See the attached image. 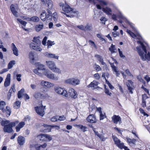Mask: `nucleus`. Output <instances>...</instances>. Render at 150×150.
Listing matches in <instances>:
<instances>
[{"instance_id": "nucleus-1", "label": "nucleus", "mask_w": 150, "mask_h": 150, "mask_svg": "<svg viewBox=\"0 0 150 150\" xmlns=\"http://www.w3.org/2000/svg\"><path fill=\"white\" fill-rule=\"evenodd\" d=\"M119 17L122 19L126 23L130 25L132 29L134 31L135 34H134L130 30H127V32L132 38L135 39H138L139 40L137 41L138 44L140 45V47H136L137 51L140 56L141 59L143 61L146 59L148 60H150V54L149 52H147L146 50V46L147 45V44L142 42V38L140 35L136 28L134 27V24L130 22L122 14L121 12H119Z\"/></svg>"}, {"instance_id": "nucleus-2", "label": "nucleus", "mask_w": 150, "mask_h": 150, "mask_svg": "<svg viewBox=\"0 0 150 150\" xmlns=\"http://www.w3.org/2000/svg\"><path fill=\"white\" fill-rule=\"evenodd\" d=\"M59 6L62 7V10L63 11L61 13L65 14L67 17L73 18L77 16L78 14V11L73 10L66 3L65 4L62 3H60Z\"/></svg>"}, {"instance_id": "nucleus-3", "label": "nucleus", "mask_w": 150, "mask_h": 150, "mask_svg": "<svg viewBox=\"0 0 150 150\" xmlns=\"http://www.w3.org/2000/svg\"><path fill=\"white\" fill-rule=\"evenodd\" d=\"M18 123V121L11 122L9 120H3L1 122L2 126H4V132L10 133L12 131V127L15 126Z\"/></svg>"}, {"instance_id": "nucleus-4", "label": "nucleus", "mask_w": 150, "mask_h": 150, "mask_svg": "<svg viewBox=\"0 0 150 150\" xmlns=\"http://www.w3.org/2000/svg\"><path fill=\"white\" fill-rule=\"evenodd\" d=\"M47 13H46L44 10L42 11L40 14V18L43 21H45L47 23H48L50 21L52 18V13L49 9H47Z\"/></svg>"}, {"instance_id": "nucleus-5", "label": "nucleus", "mask_w": 150, "mask_h": 150, "mask_svg": "<svg viewBox=\"0 0 150 150\" xmlns=\"http://www.w3.org/2000/svg\"><path fill=\"white\" fill-rule=\"evenodd\" d=\"M44 75L48 79L54 81H57L59 79V77L55 75L48 69L46 70Z\"/></svg>"}, {"instance_id": "nucleus-6", "label": "nucleus", "mask_w": 150, "mask_h": 150, "mask_svg": "<svg viewBox=\"0 0 150 150\" xmlns=\"http://www.w3.org/2000/svg\"><path fill=\"white\" fill-rule=\"evenodd\" d=\"M64 83L72 86H76L80 84V80L76 78H72L66 80L65 81Z\"/></svg>"}, {"instance_id": "nucleus-7", "label": "nucleus", "mask_w": 150, "mask_h": 150, "mask_svg": "<svg viewBox=\"0 0 150 150\" xmlns=\"http://www.w3.org/2000/svg\"><path fill=\"white\" fill-rule=\"evenodd\" d=\"M54 90L57 93L62 95L66 97L68 96L67 91L64 88L59 87H56L54 88Z\"/></svg>"}, {"instance_id": "nucleus-8", "label": "nucleus", "mask_w": 150, "mask_h": 150, "mask_svg": "<svg viewBox=\"0 0 150 150\" xmlns=\"http://www.w3.org/2000/svg\"><path fill=\"white\" fill-rule=\"evenodd\" d=\"M40 45L36 44L33 42H31L29 45L31 49L37 51L41 52L42 51V49Z\"/></svg>"}, {"instance_id": "nucleus-9", "label": "nucleus", "mask_w": 150, "mask_h": 150, "mask_svg": "<svg viewBox=\"0 0 150 150\" xmlns=\"http://www.w3.org/2000/svg\"><path fill=\"white\" fill-rule=\"evenodd\" d=\"M68 91V94L71 98L74 99L77 98L78 94L74 88H69Z\"/></svg>"}, {"instance_id": "nucleus-10", "label": "nucleus", "mask_w": 150, "mask_h": 150, "mask_svg": "<svg viewBox=\"0 0 150 150\" xmlns=\"http://www.w3.org/2000/svg\"><path fill=\"white\" fill-rule=\"evenodd\" d=\"M112 137L115 144L119 148L123 147V143L121 142L119 139L113 134Z\"/></svg>"}, {"instance_id": "nucleus-11", "label": "nucleus", "mask_w": 150, "mask_h": 150, "mask_svg": "<svg viewBox=\"0 0 150 150\" xmlns=\"http://www.w3.org/2000/svg\"><path fill=\"white\" fill-rule=\"evenodd\" d=\"M45 108V106H43L42 105L41 106H37L35 107V109L36 112L39 115L43 116L44 114V110Z\"/></svg>"}, {"instance_id": "nucleus-12", "label": "nucleus", "mask_w": 150, "mask_h": 150, "mask_svg": "<svg viewBox=\"0 0 150 150\" xmlns=\"http://www.w3.org/2000/svg\"><path fill=\"white\" fill-rule=\"evenodd\" d=\"M44 55L46 57L51 58L58 60L59 58V56L56 54L51 53L50 52H45L44 54Z\"/></svg>"}, {"instance_id": "nucleus-13", "label": "nucleus", "mask_w": 150, "mask_h": 150, "mask_svg": "<svg viewBox=\"0 0 150 150\" xmlns=\"http://www.w3.org/2000/svg\"><path fill=\"white\" fill-rule=\"evenodd\" d=\"M41 129L40 131L43 132H48L51 131V127L50 125H47L44 124L41 127Z\"/></svg>"}, {"instance_id": "nucleus-14", "label": "nucleus", "mask_w": 150, "mask_h": 150, "mask_svg": "<svg viewBox=\"0 0 150 150\" xmlns=\"http://www.w3.org/2000/svg\"><path fill=\"white\" fill-rule=\"evenodd\" d=\"M40 84L42 86L47 88H50L54 86V84L53 83L43 80L41 81Z\"/></svg>"}, {"instance_id": "nucleus-15", "label": "nucleus", "mask_w": 150, "mask_h": 150, "mask_svg": "<svg viewBox=\"0 0 150 150\" xmlns=\"http://www.w3.org/2000/svg\"><path fill=\"white\" fill-rule=\"evenodd\" d=\"M112 121L115 124H120L121 123V119L119 115H114L112 117Z\"/></svg>"}, {"instance_id": "nucleus-16", "label": "nucleus", "mask_w": 150, "mask_h": 150, "mask_svg": "<svg viewBox=\"0 0 150 150\" xmlns=\"http://www.w3.org/2000/svg\"><path fill=\"white\" fill-rule=\"evenodd\" d=\"M114 61L113 63H111L110 61H108V62L110 64L111 67L112 68V70L115 72L116 73V75L117 76H119L120 74L118 72L117 69L116 67L113 64V63L115 62H116L115 60L113 58H111Z\"/></svg>"}, {"instance_id": "nucleus-17", "label": "nucleus", "mask_w": 150, "mask_h": 150, "mask_svg": "<svg viewBox=\"0 0 150 150\" xmlns=\"http://www.w3.org/2000/svg\"><path fill=\"white\" fill-rule=\"evenodd\" d=\"M46 63V65L52 71L54 70V68L56 66L54 62L52 60L47 61Z\"/></svg>"}, {"instance_id": "nucleus-18", "label": "nucleus", "mask_w": 150, "mask_h": 150, "mask_svg": "<svg viewBox=\"0 0 150 150\" xmlns=\"http://www.w3.org/2000/svg\"><path fill=\"white\" fill-rule=\"evenodd\" d=\"M86 120L88 122L90 123L95 122L96 121V116L93 114L89 115L86 118Z\"/></svg>"}, {"instance_id": "nucleus-19", "label": "nucleus", "mask_w": 150, "mask_h": 150, "mask_svg": "<svg viewBox=\"0 0 150 150\" xmlns=\"http://www.w3.org/2000/svg\"><path fill=\"white\" fill-rule=\"evenodd\" d=\"M23 16L21 17V19L18 18L17 19V23L18 24H21V28L25 30H26V29L24 27H25L27 24V22L24 21L23 20Z\"/></svg>"}, {"instance_id": "nucleus-20", "label": "nucleus", "mask_w": 150, "mask_h": 150, "mask_svg": "<svg viewBox=\"0 0 150 150\" xmlns=\"http://www.w3.org/2000/svg\"><path fill=\"white\" fill-rule=\"evenodd\" d=\"M126 84L129 93H131V94L133 93L132 90L134 88L133 83L131 80H128L127 82L126 83Z\"/></svg>"}, {"instance_id": "nucleus-21", "label": "nucleus", "mask_w": 150, "mask_h": 150, "mask_svg": "<svg viewBox=\"0 0 150 150\" xmlns=\"http://www.w3.org/2000/svg\"><path fill=\"white\" fill-rule=\"evenodd\" d=\"M11 75L10 74H8L7 75L6 78L4 83V86L5 87H7L8 86L10 83Z\"/></svg>"}, {"instance_id": "nucleus-22", "label": "nucleus", "mask_w": 150, "mask_h": 150, "mask_svg": "<svg viewBox=\"0 0 150 150\" xmlns=\"http://www.w3.org/2000/svg\"><path fill=\"white\" fill-rule=\"evenodd\" d=\"M43 2H45L47 4V7L48 8V9H52L53 7V4L52 1L51 0H44V1H42Z\"/></svg>"}, {"instance_id": "nucleus-23", "label": "nucleus", "mask_w": 150, "mask_h": 150, "mask_svg": "<svg viewBox=\"0 0 150 150\" xmlns=\"http://www.w3.org/2000/svg\"><path fill=\"white\" fill-rule=\"evenodd\" d=\"M98 84V82L94 80L87 86V87L88 88H91L94 89L97 87Z\"/></svg>"}, {"instance_id": "nucleus-24", "label": "nucleus", "mask_w": 150, "mask_h": 150, "mask_svg": "<svg viewBox=\"0 0 150 150\" xmlns=\"http://www.w3.org/2000/svg\"><path fill=\"white\" fill-rule=\"evenodd\" d=\"M25 138L23 137L19 136L18 137L17 142L18 144L21 146L23 145L25 142Z\"/></svg>"}, {"instance_id": "nucleus-25", "label": "nucleus", "mask_w": 150, "mask_h": 150, "mask_svg": "<svg viewBox=\"0 0 150 150\" xmlns=\"http://www.w3.org/2000/svg\"><path fill=\"white\" fill-rule=\"evenodd\" d=\"M23 19H26L28 21H33L34 22H38L39 20V18L37 16H34L30 18L29 17H23Z\"/></svg>"}, {"instance_id": "nucleus-26", "label": "nucleus", "mask_w": 150, "mask_h": 150, "mask_svg": "<svg viewBox=\"0 0 150 150\" xmlns=\"http://www.w3.org/2000/svg\"><path fill=\"white\" fill-rule=\"evenodd\" d=\"M11 47L13 52V54L16 56H18V49L14 43H12L11 44Z\"/></svg>"}, {"instance_id": "nucleus-27", "label": "nucleus", "mask_w": 150, "mask_h": 150, "mask_svg": "<svg viewBox=\"0 0 150 150\" xmlns=\"http://www.w3.org/2000/svg\"><path fill=\"white\" fill-rule=\"evenodd\" d=\"M33 71L35 74L40 76H42L43 75L45 74L44 71L37 69H34Z\"/></svg>"}, {"instance_id": "nucleus-28", "label": "nucleus", "mask_w": 150, "mask_h": 150, "mask_svg": "<svg viewBox=\"0 0 150 150\" xmlns=\"http://www.w3.org/2000/svg\"><path fill=\"white\" fill-rule=\"evenodd\" d=\"M103 12L108 15H111L112 11L111 9L110 8L107 7L105 8H103L102 9Z\"/></svg>"}, {"instance_id": "nucleus-29", "label": "nucleus", "mask_w": 150, "mask_h": 150, "mask_svg": "<svg viewBox=\"0 0 150 150\" xmlns=\"http://www.w3.org/2000/svg\"><path fill=\"white\" fill-rule=\"evenodd\" d=\"M10 9L13 15L16 17H18V13L16 11L15 8L14 7V5L13 4L11 5L10 7Z\"/></svg>"}, {"instance_id": "nucleus-30", "label": "nucleus", "mask_w": 150, "mask_h": 150, "mask_svg": "<svg viewBox=\"0 0 150 150\" xmlns=\"http://www.w3.org/2000/svg\"><path fill=\"white\" fill-rule=\"evenodd\" d=\"M25 125V123L23 122H21L19 123L16 127V131L17 132H19L20 129L23 128Z\"/></svg>"}, {"instance_id": "nucleus-31", "label": "nucleus", "mask_w": 150, "mask_h": 150, "mask_svg": "<svg viewBox=\"0 0 150 150\" xmlns=\"http://www.w3.org/2000/svg\"><path fill=\"white\" fill-rule=\"evenodd\" d=\"M34 55V52H29L28 54V57L30 59V61L31 63H34L35 60Z\"/></svg>"}, {"instance_id": "nucleus-32", "label": "nucleus", "mask_w": 150, "mask_h": 150, "mask_svg": "<svg viewBox=\"0 0 150 150\" xmlns=\"http://www.w3.org/2000/svg\"><path fill=\"white\" fill-rule=\"evenodd\" d=\"M95 57L103 65H105V63L103 62V59L102 57L99 55L96 54L95 55Z\"/></svg>"}, {"instance_id": "nucleus-33", "label": "nucleus", "mask_w": 150, "mask_h": 150, "mask_svg": "<svg viewBox=\"0 0 150 150\" xmlns=\"http://www.w3.org/2000/svg\"><path fill=\"white\" fill-rule=\"evenodd\" d=\"M43 27V25L42 23H40L38 25H37L35 26V30L37 31L38 32L42 29Z\"/></svg>"}, {"instance_id": "nucleus-34", "label": "nucleus", "mask_w": 150, "mask_h": 150, "mask_svg": "<svg viewBox=\"0 0 150 150\" xmlns=\"http://www.w3.org/2000/svg\"><path fill=\"white\" fill-rule=\"evenodd\" d=\"M45 134H42L37 136V138L40 141H45Z\"/></svg>"}, {"instance_id": "nucleus-35", "label": "nucleus", "mask_w": 150, "mask_h": 150, "mask_svg": "<svg viewBox=\"0 0 150 150\" xmlns=\"http://www.w3.org/2000/svg\"><path fill=\"white\" fill-rule=\"evenodd\" d=\"M4 112H5L7 114V116H9L11 114V111L10 107L8 106H6V109H5L4 111H2Z\"/></svg>"}, {"instance_id": "nucleus-36", "label": "nucleus", "mask_w": 150, "mask_h": 150, "mask_svg": "<svg viewBox=\"0 0 150 150\" xmlns=\"http://www.w3.org/2000/svg\"><path fill=\"white\" fill-rule=\"evenodd\" d=\"M76 126L78 128L81 129V130L83 132H84L87 130V128L86 126L80 125H76Z\"/></svg>"}, {"instance_id": "nucleus-37", "label": "nucleus", "mask_w": 150, "mask_h": 150, "mask_svg": "<svg viewBox=\"0 0 150 150\" xmlns=\"http://www.w3.org/2000/svg\"><path fill=\"white\" fill-rule=\"evenodd\" d=\"M99 2L100 4L102 6H107L108 4V2L105 0H97Z\"/></svg>"}, {"instance_id": "nucleus-38", "label": "nucleus", "mask_w": 150, "mask_h": 150, "mask_svg": "<svg viewBox=\"0 0 150 150\" xmlns=\"http://www.w3.org/2000/svg\"><path fill=\"white\" fill-rule=\"evenodd\" d=\"M127 142L130 144H135L136 140L134 139H127Z\"/></svg>"}, {"instance_id": "nucleus-39", "label": "nucleus", "mask_w": 150, "mask_h": 150, "mask_svg": "<svg viewBox=\"0 0 150 150\" xmlns=\"http://www.w3.org/2000/svg\"><path fill=\"white\" fill-rule=\"evenodd\" d=\"M15 64V61L14 60H12L10 62L8 66V69H9L13 67V65H14Z\"/></svg>"}, {"instance_id": "nucleus-40", "label": "nucleus", "mask_w": 150, "mask_h": 150, "mask_svg": "<svg viewBox=\"0 0 150 150\" xmlns=\"http://www.w3.org/2000/svg\"><path fill=\"white\" fill-rule=\"evenodd\" d=\"M53 71L58 73V74H61L62 73V71L60 69L57 68L56 66L54 68V70H52Z\"/></svg>"}, {"instance_id": "nucleus-41", "label": "nucleus", "mask_w": 150, "mask_h": 150, "mask_svg": "<svg viewBox=\"0 0 150 150\" xmlns=\"http://www.w3.org/2000/svg\"><path fill=\"white\" fill-rule=\"evenodd\" d=\"M44 95L39 92H36L35 93L33 96L36 99H38L40 98L41 96L43 97Z\"/></svg>"}, {"instance_id": "nucleus-42", "label": "nucleus", "mask_w": 150, "mask_h": 150, "mask_svg": "<svg viewBox=\"0 0 150 150\" xmlns=\"http://www.w3.org/2000/svg\"><path fill=\"white\" fill-rule=\"evenodd\" d=\"M33 42L35 43L36 44H40L41 42L39 39L38 37H34L33 38Z\"/></svg>"}, {"instance_id": "nucleus-43", "label": "nucleus", "mask_w": 150, "mask_h": 150, "mask_svg": "<svg viewBox=\"0 0 150 150\" xmlns=\"http://www.w3.org/2000/svg\"><path fill=\"white\" fill-rule=\"evenodd\" d=\"M5 105V103L4 101H1L0 102V110H1L2 111H4L5 110L4 108Z\"/></svg>"}, {"instance_id": "nucleus-44", "label": "nucleus", "mask_w": 150, "mask_h": 150, "mask_svg": "<svg viewBox=\"0 0 150 150\" xmlns=\"http://www.w3.org/2000/svg\"><path fill=\"white\" fill-rule=\"evenodd\" d=\"M109 50L111 52V53L116 52L115 51L116 49L115 48V45L112 44L110 47L109 48Z\"/></svg>"}, {"instance_id": "nucleus-45", "label": "nucleus", "mask_w": 150, "mask_h": 150, "mask_svg": "<svg viewBox=\"0 0 150 150\" xmlns=\"http://www.w3.org/2000/svg\"><path fill=\"white\" fill-rule=\"evenodd\" d=\"M37 69L42 70L43 71H44L45 72L46 70L47 69L45 68L44 65L42 64H39L38 67Z\"/></svg>"}, {"instance_id": "nucleus-46", "label": "nucleus", "mask_w": 150, "mask_h": 150, "mask_svg": "<svg viewBox=\"0 0 150 150\" xmlns=\"http://www.w3.org/2000/svg\"><path fill=\"white\" fill-rule=\"evenodd\" d=\"M21 102L19 101H16L14 105V107L15 108L18 109L20 106Z\"/></svg>"}, {"instance_id": "nucleus-47", "label": "nucleus", "mask_w": 150, "mask_h": 150, "mask_svg": "<svg viewBox=\"0 0 150 150\" xmlns=\"http://www.w3.org/2000/svg\"><path fill=\"white\" fill-rule=\"evenodd\" d=\"M52 16V18L53 17L54 21L55 22L57 21L58 18L57 13L56 12H54Z\"/></svg>"}, {"instance_id": "nucleus-48", "label": "nucleus", "mask_w": 150, "mask_h": 150, "mask_svg": "<svg viewBox=\"0 0 150 150\" xmlns=\"http://www.w3.org/2000/svg\"><path fill=\"white\" fill-rule=\"evenodd\" d=\"M45 141H50L52 139V137L49 135L45 134Z\"/></svg>"}, {"instance_id": "nucleus-49", "label": "nucleus", "mask_w": 150, "mask_h": 150, "mask_svg": "<svg viewBox=\"0 0 150 150\" xmlns=\"http://www.w3.org/2000/svg\"><path fill=\"white\" fill-rule=\"evenodd\" d=\"M84 28L85 31L86 30L91 31L92 30V29L91 26L88 24H87L86 26H85Z\"/></svg>"}, {"instance_id": "nucleus-50", "label": "nucleus", "mask_w": 150, "mask_h": 150, "mask_svg": "<svg viewBox=\"0 0 150 150\" xmlns=\"http://www.w3.org/2000/svg\"><path fill=\"white\" fill-rule=\"evenodd\" d=\"M93 67L94 69H95L97 71H101V68L100 67V66L96 64H95L93 65Z\"/></svg>"}, {"instance_id": "nucleus-51", "label": "nucleus", "mask_w": 150, "mask_h": 150, "mask_svg": "<svg viewBox=\"0 0 150 150\" xmlns=\"http://www.w3.org/2000/svg\"><path fill=\"white\" fill-rule=\"evenodd\" d=\"M102 77H104L106 81V82H107V79H108L110 76L109 74L108 73H103L102 75Z\"/></svg>"}, {"instance_id": "nucleus-52", "label": "nucleus", "mask_w": 150, "mask_h": 150, "mask_svg": "<svg viewBox=\"0 0 150 150\" xmlns=\"http://www.w3.org/2000/svg\"><path fill=\"white\" fill-rule=\"evenodd\" d=\"M24 89L22 88V89L20 91H19L18 92V98H21L22 96V95L23 93L24 92Z\"/></svg>"}, {"instance_id": "nucleus-53", "label": "nucleus", "mask_w": 150, "mask_h": 150, "mask_svg": "<svg viewBox=\"0 0 150 150\" xmlns=\"http://www.w3.org/2000/svg\"><path fill=\"white\" fill-rule=\"evenodd\" d=\"M97 136L99 137L102 141H105L107 139L106 137H105L104 136L102 135H100V134H97Z\"/></svg>"}, {"instance_id": "nucleus-54", "label": "nucleus", "mask_w": 150, "mask_h": 150, "mask_svg": "<svg viewBox=\"0 0 150 150\" xmlns=\"http://www.w3.org/2000/svg\"><path fill=\"white\" fill-rule=\"evenodd\" d=\"M112 36L115 38L119 36V33L116 31H114L112 32Z\"/></svg>"}, {"instance_id": "nucleus-55", "label": "nucleus", "mask_w": 150, "mask_h": 150, "mask_svg": "<svg viewBox=\"0 0 150 150\" xmlns=\"http://www.w3.org/2000/svg\"><path fill=\"white\" fill-rule=\"evenodd\" d=\"M89 43L91 45L93 46L95 48H96V46L94 42L93 41L91 40H90L89 41Z\"/></svg>"}, {"instance_id": "nucleus-56", "label": "nucleus", "mask_w": 150, "mask_h": 150, "mask_svg": "<svg viewBox=\"0 0 150 150\" xmlns=\"http://www.w3.org/2000/svg\"><path fill=\"white\" fill-rule=\"evenodd\" d=\"M58 116H54L52 117L51 118V121L53 122H55L56 121H57V120H58Z\"/></svg>"}, {"instance_id": "nucleus-57", "label": "nucleus", "mask_w": 150, "mask_h": 150, "mask_svg": "<svg viewBox=\"0 0 150 150\" xmlns=\"http://www.w3.org/2000/svg\"><path fill=\"white\" fill-rule=\"evenodd\" d=\"M100 20L102 23L103 24H105V22L107 21V19L105 17H102L100 19Z\"/></svg>"}, {"instance_id": "nucleus-58", "label": "nucleus", "mask_w": 150, "mask_h": 150, "mask_svg": "<svg viewBox=\"0 0 150 150\" xmlns=\"http://www.w3.org/2000/svg\"><path fill=\"white\" fill-rule=\"evenodd\" d=\"M77 27L80 29L85 31V26L83 25H78L77 26Z\"/></svg>"}, {"instance_id": "nucleus-59", "label": "nucleus", "mask_w": 150, "mask_h": 150, "mask_svg": "<svg viewBox=\"0 0 150 150\" xmlns=\"http://www.w3.org/2000/svg\"><path fill=\"white\" fill-rule=\"evenodd\" d=\"M142 100L144 101H146V100L147 98H149V97L148 96H147L145 94L142 95Z\"/></svg>"}, {"instance_id": "nucleus-60", "label": "nucleus", "mask_w": 150, "mask_h": 150, "mask_svg": "<svg viewBox=\"0 0 150 150\" xmlns=\"http://www.w3.org/2000/svg\"><path fill=\"white\" fill-rule=\"evenodd\" d=\"M105 93L107 94V95H108L109 96H111V95H112L111 93L109 91V90L108 89H107L106 88H105Z\"/></svg>"}, {"instance_id": "nucleus-61", "label": "nucleus", "mask_w": 150, "mask_h": 150, "mask_svg": "<svg viewBox=\"0 0 150 150\" xmlns=\"http://www.w3.org/2000/svg\"><path fill=\"white\" fill-rule=\"evenodd\" d=\"M47 39V37L45 36L43 38L42 41V43L44 45H45L46 42V41Z\"/></svg>"}, {"instance_id": "nucleus-62", "label": "nucleus", "mask_w": 150, "mask_h": 150, "mask_svg": "<svg viewBox=\"0 0 150 150\" xmlns=\"http://www.w3.org/2000/svg\"><path fill=\"white\" fill-rule=\"evenodd\" d=\"M100 120H103L105 117L104 114H103L102 112L100 113Z\"/></svg>"}, {"instance_id": "nucleus-63", "label": "nucleus", "mask_w": 150, "mask_h": 150, "mask_svg": "<svg viewBox=\"0 0 150 150\" xmlns=\"http://www.w3.org/2000/svg\"><path fill=\"white\" fill-rule=\"evenodd\" d=\"M144 79L146 81L147 83H149L150 81V77L148 75H146L144 77Z\"/></svg>"}, {"instance_id": "nucleus-64", "label": "nucleus", "mask_w": 150, "mask_h": 150, "mask_svg": "<svg viewBox=\"0 0 150 150\" xmlns=\"http://www.w3.org/2000/svg\"><path fill=\"white\" fill-rule=\"evenodd\" d=\"M34 146L37 150H40V144H35L34 145Z\"/></svg>"}]
</instances>
